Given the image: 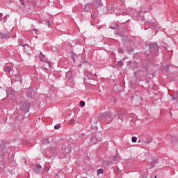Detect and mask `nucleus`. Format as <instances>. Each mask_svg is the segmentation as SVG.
<instances>
[{
	"instance_id": "obj_1",
	"label": "nucleus",
	"mask_w": 178,
	"mask_h": 178,
	"mask_svg": "<svg viewBox=\"0 0 178 178\" xmlns=\"http://www.w3.org/2000/svg\"><path fill=\"white\" fill-rule=\"evenodd\" d=\"M29 106H30V105H29V102H24V103L22 104V106H21L22 110H23L24 111L27 112L28 110L29 109Z\"/></svg>"
},
{
	"instance_id": "obj_2",
	"label": "nucleus",
	"mask_w": 178,
	"mask_h": 178,
	"mask_svg": "<svg viewBox=\"0 0 178 178\" xmlns=\"http://www.w3.org/2000/svg\"><path fill=\"white\" fill-rule=\"evenodd\" d=\"M41 169H42V166L38 164L34 168V172L39 173L40 172H41Z\"/></svg>"
},
{
	"instance_id": "obj_3",
	"label": "nucleus",
	"mask_w": 178,
	"mask_h": 178,
	"mask_svg": "<svg viewBox=\"0 0 178 178\" xmlns=\"http://www.w3.org/2000/svg\"><path fill=\"white\" fill-rule=\"evenodd\" d=\"M42 143L44 145H47L48 144H49V140H48V138H44V139L42 140Z\"/></svg>"
},
{
	"instance_id": "obj_4",
	"label": "nucleus",
	"mask_w": 178,
	"mask_h": 178,
	"mask_svg": "<svg viewBox=\"0 0 178 178\" xmlns=\"http://www.w3.org/2000/svg\"><path fill=\"white\" fill-rule=\"evenodd\" d=\"M156 163V160H154V161H152L151 162V168H154L155 166V164Z\"/></svg>"
},
{
	"instance_id": "obj_5",
	"label": "nucleus",
	"mask_w": 178,
	"mask_h": 178,
	"mask_svg": "<svg viewBox=\"0 0 178 178\" xmlns=\"http://www.w3.org/2000/svg\"><path fill=\"white\" fill-rule=\"evenodd\" d=\"M74 123H75V120L74 119H72L70 120V122H68V124H70V125L73 124Z\"/></svg>"
},
{
	"instance_id": "obj_6",
	"label": "nucleus",
	"mask_w": 178,
	"mask_h": 178,
	"mask_svg": "<svg viewBox=\"0 0 178 178\" xmlns=\"http://www.w3.org/2000/svg\"><path fill=\"white\" fill-rule=\"evenodd\" d=\"M132 143H136L137 142V138L134 136L131 138Z\"/></svg>"
},
{
	"instance_id": "obj_7",
	"label": "nucleus",
	"mask_w": 178,
	"mask_h": 178,
	"mask_svg": "<svg viewBox=\"0 0 178 178\" xmlns=\"http://www.w3.org/2000/svg\"><path fill=\"white\" fill-rule=\"evenodd\" d=\"M103 173H104L103 169L97 170V175L103 174Z\"/></svg>"
},
{
	"instance_id": "obj_8",
	"label": "nucleus",
	"mask_w": 178,
	"mask_h": 178,
	"mask_svg": "<svg viewBox=\"0 0 178 178\" xmlns=\"http://www.w3.org/2000/svg\"><path fill=\"white\" fill-rule=\"evenodd\" d=\"M10 70H11L10 67H6V72H10Z\"/></svg>"
},
{
	"instance_id": "obj_9",
	"label": "nucleus",
	"mask_w": 178,
	"mask_h": 178,
	"mask_svg": "<svg viewBox=\"0 0 178 178\" xmlns=\"http://www.w3.org/2000/svg\"><path fill=\"white\" fill-rule=\"evenodd\" d=\"M80 106H81V107L85 106V102H83V101L80 102Z\"/></svg>"
},
{
	"instance_id": "obj_10",
	"label": "nucleus",
	"mask_w": 178,
	"mask_h": 178,
	"mask_svg": "<svg viewBox=\"0 0 178 178\" xmlns=\"http://www.w3.org/2000/svg\"><path fill=\"white\" fill-rule=\"evenodd\" d=\"M60 129V125H54V129Z\"/></svg>"
},
{
	"instance_id": "obj_11",
	"label": "nucleus",
	"mask_w": 178,
	"mask_h": 178,
	"mask_svg": "<svg viewBox=\"0 0 178 178\" xmlns=\"http://www.w3.org/2000/svg\"><path fill=\"white\" fill-rule=\"evenodd\" d=\"M151 143H152V140L151 139H149V140H147V141H145L146 144H149Z\"/></svg>"
},
{
	"instance_id": "obj_12",
	"label": "nucleus",
	"mask_w": 178,
	"mask_h": 178,
	"mask_svg": "<svg viewBox=\"0 0 178 178\" xmlns=\"http://www.w3.org/2000/svg\"><path fill=\"white\" fill-rule=\"evenodd\" d=\"M22 5L24 6V1H22Z\"/></svg>"
},
{
	"instance_id": "obj_13",
	"label": "nucleus",
	"mask_w": 178,
	"mask_h": 178,
	"mask_svg": "<svg viewBox=\"0 0 178 178\" xmlns=\"http://www.w3.org/2000/svg\"><path fill=\"white\" fill-rule=\"evenodd\" d=\"M154 46H155V48L156 49V48H157V46H156V44H154Z\"/></svg>"
},
{
	"instance_id": "obj_14",
	"label": "nucleus",
	"mask_w": 178,
	"mask_h": 178,
	"mask_svg": "<svg viewBox=\"0 0 178 178\" xmlns=\"http://www.w3.org/2000/svg\"><path fill=\"white\" fill-rule=\"evenodd\" d=\"M0 17H2V14L1 13H0Z\"/></svg>"
},
{
	"instance_id": "obj_15",
	"label": "nucleus",
	"mask_w": 178,
	"mask_h": 178,
	"mask_svg": "<svg viewBox=\"0 0 178 178\" xmlns=\"http://www.w3.org/2000/svg\"><path fill=\"white\" fill-rule=\"evenodd\" d=\"M4 19H6V17H4Z\"/></svg>"
},
{
	"instance_id": "obj_16",
	"label": "nucleus",
	"mask_w": 178,
	"mask_h": 178,
	"mask_svg": "<svg viewBox=\"0 0 178 178\" xmlns=\"http://www.w3.org/2000/svg\"><path fill=\"white\" fill-rule=\"evenodd\" d=\"M49 65H50V63H49Z\"/></svg>"
}]
</instances>
